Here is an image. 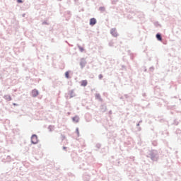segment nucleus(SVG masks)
<instances>
[{
	"label": "nucleus",
	"mask_w": 181,
	"mask_h": 181,
	"mask_svg": "<svg viewBox=\"0 0 181 181\" xmlns=\"http://www.w3.org/2000/svg\"><path fill=\"white\" fill-rule=\"evenodd\" d=\"M38 141H39V140H37V136L36 134H33L31 136V142H32V144H37Z\"/></svg>",
	"instance_id": "nucleus-1"
},
{
	"label": "nucleus",
	"mask_w": 181,
	"mask_h": 181,
	"mask_svg": "<svg viewBox=\"0 0 181 181\" xmlns=\"http://www.w3.org/2000/svg\"><path fill=\"white\" fill-rule=\"evenodd\" d=\"M32 95H33V97H37V95H39V91H37L36 90H33L32 91Z\"/></svg>",
	"instance_id": "nucleus-4"
},
{
	"label": "nucleus",
	"mask_w": 181,
	"mask_h": 181,
	"mask_svg": "<svg viewBox=\"0 0 181 181\" xmlns=\"http://www.w3.org/2000/svg\"><path fill=\"white\" fill-rule=\"evenodd\" d=\"M79 119H80V118H78V117H77V116L73 117L74 122H78Z\"/></svg>",
	"instance_id": "nucleus-6"
},
{
	"label": "nucleus",
	"mask_w": 181,
	"mask_h": 181,
	"mask_svg": "<svg viewBox=\"0 0 181 181\" xmlns=\"http://www.w3.org/2000/svg\"><path fill=\"white\" fill-rule=\"evenodd\" d=\"M87 84H88V82L87 81V80H83V81H81V86L82 87H86Z\"/></svg>",
	"instance_id": "nucleus-3"
},
{
	"label": "nucleus",
	"mask_w": 181,
	"mask_h": 181,
	"mask_svg": "<svg viewBox=\"0 0 181 181\" xmlns=\"http://www.w3.org/2000/svg\"><path fill=\"white\" fill-rule=\"evenodd\" d=\"M156 38L158 39V40H160V41L162 40V36L160 35V34H157Z\"/></svg>",
	"instance_id": "nucleus-7"
},
{
	"label": "nucleus",
	"mask_w": 181,
	"mask_h": 181,
	"mask_svg": "<svg viewBox=\"0 0 181 181\" xmlns=\"http://www.w3.org/2000/svg\"><path fill=\"white\" fill-rule=\"evenodd\" d=\"M95 23H97V20H95V18L90 19V25H91V26H94V25H95Z\"/></svg>",
	"instance_id": "nucleus-2"
},
{
	"label": "nucleus",
	"mask_w": 181,
	"mask_h": 181,
	"mask_svg": "<svg viewBox=\"0 0 181 181\" xmlns=\"http://www.w3.org/2000/svg\"><path fill=\"white\" fill-rule=\"evenodd\" d=\"M17 2H18V4H22V2H23V1H22V0H17Z\"/></svg>",
	"instance_id": "nucleus-10"
},
{
	"label": "nucleus",
	"mask_w": 181,
	"mask_h": 181,
	"mask_svg": "<svg viewBox=\"0 0 181 181\" xmlns=\"http://www.w3.org/2000/svg\"><path fill=\"white\" fill-rule=\"evenodd\" d=\"M111 34H112L113 36H115V37L117 36V30H116L115 29H112V30H111Z\"/></svg>",
	"instance_id": "nucleus-5"
},
{
	"label": "nucleus",
	"mask_w": 181,
	"mask_h": 181,
	"mask_svg": "<svg viewBox=\"0 0 181 181\" xmlns=\"http://www.w3.org/2000/svg\"><path fill=\"white\" fill-rule=\"evenodd\" d=\"M76 132H77L78 135V134H80V132H78V129H76Z\"/></svg>",
	"instance_id": "nucleus-11"
},
{
	"label": "nucleus",
	"mask_w": 181,
	"mask_h": 181,
	"mask_svg": "<svg viewBox=\"0 0 181 181\" xmlns=\"http://www.w3.org/2000/svg\"><path fill=\"white\" fill-rule=\"evenodd\" d=\"M98 77H99V79L101 80L103 79V74H100Z\"/></svg>",
	"instance_id": "nucleus-9"
},
{
	"label": "nucleus",
	"mask_w": 181,
	"mask_h": 181,
	"mask_svg": "<svg viewBox=\"0 0 181 181\" xmlns=\"http://www.w3.org/2000/svg\"><path fill=\"white\" fill-rule=\"evenodd\" d=\"M65 76H66V78H70V76H69V71L65 72Z\"/></svg>",
	"instance_id": "nucleus-8"
}]
</instances>
